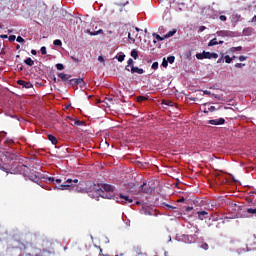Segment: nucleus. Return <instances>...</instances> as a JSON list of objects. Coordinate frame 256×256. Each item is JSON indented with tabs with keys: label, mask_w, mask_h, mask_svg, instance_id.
<instances>
[{
	"label": "nucleus",
	"mask_w": 256,
	"mask_h": 256,
	"mask_svg": "<svg viewBox=\"0 0 256 256\" xmlns=\"http://www.w3.org/2000/svg\"><path fill=\"white\" fill-rule=\"evenodd\" d=\"M88 190L90 193H97V195H100L103 199H111V195H107L106 193H113L115 191V188L111 186L110 184H104L101 187L97 186L95 183H88L87 184Z\"/></svg>",
	"instance_id": "1"
},
{
	"label": "nucleus",
	"mask_w": 256,
	"mask_h": 256,
	"mask_svg": "<svg viewBox=\"0 0 256 256\" xmlns=\"http://www.w3.org/2000/svg\"><path fill=\"white\" fill-rule=\"evenodd\" d=\"M63 245L61 242L49 238H45L42 240V249L43 255H46L48 253L49 255H54V253H57L59 249H61Z\"/></svg>",
	"instance_id": "2"
},
{
	"label": "nucleus",
	"mask_w": 256,
	"mask_h": 256,
	"mask_svg": "<svg viewBox=\"0 0 256 256\" xmlns=\"http://www.w3.org/2000/svg\"><path fill=\"white\" fill-rule=\"evenodd\" d=\"M17 171L24 175L25 177H29L30 181H33L34 183H39V175L36 171L34 170H29V167L27 165L22 164L17 167Z\"/></svg>",
	"instance_id": "3"
},
{
	"label": "nucleus",
	"mask_w": 256,
	"mask_h": 256,
	"mask_svg": "<svg viewBox=\"0 0 256 256\" xmlns=\"http://www.w3.org/2000/svg\"><path fill=\"white\" fill-rule=\"evenodd\" d=\"M73 183H79V179L69 178L66 180V184H61L58 186V189H61L62 191H65V189H73L74 191H78V193L85 191L83 188V183H79L78 185H73Z\"/></svg>",
	"instance_id": "4"
},
{
	"label": "nucleus",
	"mask_w": 256,
	"mask_h": 256,
	"mask_svg": "<svg viewBox=\"0 0 256 256\" xmlns=\"http://www.w3.org/2000/svg\"><path fill=\"white\" fill-rule=\"evenodd\" d=\"M117 203H121L122 205H131V203H133V197L128 194L120 193L119 198H117Z\"/></svg>",
	"instance_id": "5"
},
{
	"label": "nucleus",
	"mask_w": 256,
	"mask_h": 256,
	"mask_svg": "<svg viewBox=\"0 0 256 256\" xmlns=\"http://www.w3.org/2000/svg\"><path fill=\"white\" fill-rule=\"evenodd\" d=\"M140 189H141V192L142 193H153L154 189L153 187H151V185L147 184V183H143L141 186H140Z\"/></svg>",
	"instance_id": "6"
},
{
	"label": "nucleus",
	"mask_w": 256,
	"mask_h": 256,
	"mask_svg": "<svg viewBox=\"0 0 256 256\" xmlns=\"http://www.w3.org/2000/svg\"><path fill=\"white\" fill-rule=\"evenodd\" d=\"M69 85H85L83 78H73L69 80Z\"/></svg>",
	"instance_id": "7"
},
{
	"label": "nucleus",
	"mask_w": 256,
	"mask_h": 256,
	"mask_svg": "<svg viewBox=\"0 0 256 256\" xmlns=\"http://www.w3.org/2000/svg\"><path fill=\"white\" fill-rule=\"evenodd\" d=\"M209 125H225V118H218L208 121Z\"/></svg>",
	"instance_id": "8"
},
{
	"label": "nucleus",
	"mask_w": 256,
	"mask_h": 256,
	"mask_svg": "<svg viewBox=\"0 0 256 256\" xmlns=\"http://www.w3.org/2000/svg\"><path fill=\"white\" fill-rule=\"evenodd\" d=\"M17 84L21 85V87H23L24 89H31L33 87V84H31V82H27L24 80H18Z\"/></svg>",
	"instance_id": "9"
},
{
	"label": "nucleus",
	"mask_w": 256,
	"mask_h": 256,
	"mask_svg": "<svg viewBox=\"0 0 256 256\" xmlns=\"http://www.w3.org/2000/svg\"><path fill=\"white\" fill-rule=\"evenodd\" d=\"M197 215H198V219H200V221H203V220L208 218L209 212H207V211H198Z\"/></svg>",
	"instance_id": "10"
},
{
	"label": "nucleus",
	"mask_w": 256,
	"mask_h": 256,
	"mask_svg": "<svg viewBox=\"0 0 256 256\" xmlns=\"http://www.w3.org/2000/svg\"><path fill=\"white\" fill-rule=\"evenodd\" d=\"M130 71L132 74L137 73L138 75H143V73H145V70H143L142 68H139L137 66H132Z\"/></svg>",
	"instance_id": "11"
},
{
	"label": "nucleus",
	"mask_w": 256,
	"mask_h": 256,
	"mask_svg": "<svg viewBox=\"0 0 256 256\" xmlns=\"http://www.w3.org/2000/svg\"><path fill=\"white\" fill-rule=\"evenodd\" d=\"M58 77L62 79V81H71V75L70 74H65V73H59Z\"/></svg>",
	"instance_id": "12"
},
{
	"label": "nucleus",
	"mask_w": 256,
	"mask_h": 256,
	"mask_svg": "<svg viewBox=\"0 0 256 256\" xmlns=\"http://www.w3.org/2000/svg\"><path fill=\"white\" fill-rule=\"evenodd\" d=\"M129 67L132 69L133 67H135V62L129 58L128 59V65L125 67V70L126 71H131V69H129Z\"/></svg>",
	"instance_id": "13"
},
{
	"label": "nucleus",
	"mask_w": 256,
	"mask_h": 256,
	"mask_svg": "<svg viewBox=\"0 0 256 256\" xmlns=\"http://www.w3.org/2000/svg\"><path fill=\"white\" fill-rule=\"evenodd\" d=\"M24 63L26 65H28L29 67H33L35 65V61H33V59H31V57H28L24 60Z\"/></svg>",
	"instance_id": "14"
},
{
	"label": "nucleus",
	"mask_w": 256,
	"mask_h": 256,
	"mask_svg": "<svg viewBox=\"0 0 256 256\" xmlns=\"http://www.w3.org/2000/svg\"><path fill=\"white\" fill-rule=\"evenodd\" d=\"M48 139H49V141H51V143H52V145H57V143L59 142L58 140H57V137H55V136H53V135H48Z\"/></svg>",
	"instance_id": "15"
},
{
	"label": "nucleus",
	"mask_w": 256,
	"mask_h": 256,
	"mask_svg": "<svg viewBox=\"0 0 256 256\" xmlns=\"http://www.w3.org/2000/svg\"><path fill=\"white\" fill-rule=\"evenodd\" d=\"M177 33V29H173L172 31H169L166 35H164L165 39H169V37H173Z\"/></svg>",
	"instance_id": "16"
},
{
	"label": "nucleus",
	"mask_w": 256,
	"mask_h": 256,
	"mask_svg": "<svg viewBox=\"0 0 256 256\" xmlns=\"http://www.w3.org/2000/svg\"><path fill=\"white\" fill-rule=\"evenodd\" d=\"M215 45H219V42L217 41V38H214V39L210 40L209 43H208V47H213Z\"/></svg>",
	"instance_id": "17"
},
{
	"label": "nucleus",
	"mask_w": 256,
	"mask_h": 256,
	"mask_svg": "<svg viewBox=\"0 0 256 256\" xmlns=\"http://www.w3.org/2000/svg\"><path fill=\"white\" fill-rule=\"evenodd\" d=\"M131 57H133V59H135V60L139 59V52H137L135 49H133L131 51Z\"/></svg>",
	"instance_id": "18"
},
{
	"label": "nucleus",
	"mask_w": 256,
	"mask_h": 256,
	"mask_svg": "<svg viewBox=\"0 0 256 256\" xmlns=\"http://www.w3.org/2000/svg\"><path fill=\"white\" fill-rule=\"evenodd\" d=\"M91 36H95V35H103V29H99L97 31L94 32H90Z\"/></svg>",
	"instance_id": "19"
},
{
	"label": "nucleus",
	"mask_w": 256,
	"mask_h": 256,
	"mask_svg": "<svg viewBox=\"0 0 256 256\" xmlns=\"http://www.w3.org/2000/svg\"><path fill=\"white\" fill-rule=\"evenodd\" d=\"M116 59H118L119 63H123V61H125V54L116 56Z\"/></svg>",
	"instance_id": "20"
},
{
	"label": "nucleus",
	"mask_w": 256,
	"mask_h": 256,
	"mask_svg": "<svg viewBox=\"0 0 256 256\" xmlns=\"http://www.w3.org/2000/svg\"><path fill=\"white\" fill-rule=\"evenodd\" d=\"M136 101H137L138 103H143V101H147V97H145V96H138V97L136 98Z\"/></svg>",
	"instance_id": "21"
},
{
	"label": "nucleus",
	"mask_w": 256,
	"mask_h": 256,
	"mask_svg": "<svg viewBox=\"0 0 256 256\" xmlns=\"http://www.w3.org/2000/svg\"><path fill=\"white\" fill-rule=\"evenodd\" d=\"M166 61H168V63L173 65V63H175V56H169Z\"/></svg>",
	"instance_id": "22"
},
{
	"label": "nucleus",
	"mask_w": 256,
	"mask_h": 256,
	"mask_svg": "<svg viewBox=\"0 0 256 256\" xmlns=\"http://www.w3.org/2000/svg\"><path fill=\"white\" fill-rule=\"evenodd\" d=\"M196 59H199V60L205 59V54H204V52H203V53H197V54H196Z\"/></svg>",
	"instance_id": "23"
},
{
	"label": "nucleus",
	"mask_w": 256,
	"mask_h": 256,
	"mask_svg": "<svg viewBox=\"0 0 256 256\" xmlns=\"http://www.w3.org/2000/svg\"><path fill=\"white\" fill-rule=\"evenodd\" d=\"M54 45H56V47H61L63 45V42H61V40L56 39L54 40Z\"/></svg>",
	"instance_id": "24"
},
{
	"label": "nucleus",
	"mask_w": 256,
	"mask_h": 256,
	"mask_svg": "<svg viewBox=\"0 0 256 256\" xmlns=\"http://www.w3.org/2000/svg\"><path fill=\"white\" fill-rule=\"evenodd\" d=\"M74 125L76 127H81V125H83V121H81V120H74Z\"/></svg>",
	"instance_id": "25"
},
{
	"label": "nucleus",
	"mask_w": 256,
	"mask_h": 256,
	"mask_svg": "<svg viewBox=\"0 0 256 256\" xmlns=\"http://www.w3.org/2000/svg\"><path fill=\"white\" fill-rule=\"evenodd\" d=\"M56 68L58 69V71H63V69H65V66H63V64L58 63L56 64Z\"/></svg>",
	"instance_id": "26"
},
{
	"label": "nucleus",
	"mask_w": 256,
	"mask_h": 256,
	"mask_svg": "<svg viewBox=\"0 0 256 256\" xmlns=\"http://www.w3.org/2000/svg\"><path fill=\"white\" fill-rule=\"evenodd\" d=\"M168 66H169V61H167L165 58H163L162 67L167 68Z\"/></svg>",
	"instance_id": "27"
},
{
	"label": "nucleus",
	"mask_w": 256,
	"mask_h": 256,
	"mask_svg": "<svg viewBox=\"0 0 256 256\" xmlns=\"http://www.w3.org/2000/svg\"><path fill=\"white\" fill-rule=\"evenodd\" d=\"M219 58V54L213 52V53H210V59H218Z\"/></svg>",
	"instance_id": "28"
},
{
	"label": "nucleus",
	"mask_w": 256,
	"mask_h": 256,
	"mask_svg": "<svg viewBox=\"0 0 256 256\" xmlns=\"http://www.w3.org/2000/svg\"><path fill=\"white\" fill-rule=\"evenodd\" d=\"M243 47L238 46V47H232L231 51H233V53H235V51H242Z\"/></svg>",
	"instance_id": "29"
},
{
	"label": "nucleus",
	"mask_w": 256,
	"mask_h": 256,
	"mask_svg": "<svg viewBox=\"0 0 256 256\" xmlns=\"http://www.w3.org/2000/svg\"><path fill=\"white\" fill-rule=\"evenodd\" d=\"M151 68L154 69L155 71L156 69H159V62H153Z\"/></svg>",
	"instance_id": "30"
},
{
	"label": "nucleus",
	"mask_w": 256,
	"mask_h": 256,
	"mask_svg": "<svg viewBox=\"0 0 256 256\" xmlns=\"http://www.w3.org/2000/svg\"><path fill=\"white\" fill-rule=\"evenodd\" d=\"M40 51H41V54H42V55H47V47L42 46L41 49H40Z\"/></svg>",
	"instance_id": "31"
},
{
	"label": "nucleus",
	"mask_w": 256,
	"mask_h": 256,
	"mask_svg": "<svg viewBox=\"0 0 256 256\" xmlns=\"http://www.w3.org/2000/svg\"><path fill=\"white\" fill-rule=\"evenodd\" d=\"M204 59H211V52L204 51Z\"/></svg>",
	"instance_id": "32"
},
{
	"label": "nucleus",
	"mask_w": 256,
	"mask_h": 256,
	"mask_svg": "<svg viewBox=\"0 0 256 256\" xmlns=\"http://www.w3.org/2000/svg\"><path fill=\"white\" fill-rule=\"evenodd\" d=\"M224 59H225V63H231V61H233V58H230L229 55H226Z\"/></svg>",
	"instance_id": "33"
},
{
	"label": "nucleus",
	"mask_w": 256,
	"mask_h": 256,
	"mask_svg": "<svg viewBox=\"0 0 256 256\" xmlns=\"http://www.w3.org/2000/svg\"><path fill=\"white\" fill-rule=\"evenodd\" d=\"M232 19H233V21H239L241 19V15L235 14L232 16Z\"/></svg>",
	"instance_id": "34"
},
{
	"label": "nucleus",
	"mask_w": 256,
	"mask_h": 256,
	"mask_svg": "<svg viewBox=\"0 0 256 256\" xmlns=\"http://www.w3.org/2000/svg\"><path fill=\"white\" fill-rule=\"evenodd\" d=\"M154 36L156 37L157 41H163L165 39V36L161 37L159 34H154Z\"/></svg>",
	"instance_id": "35"
},
{
	"label": "nucleus",
	"mask_w": 256,
	"mask_h": 256,
	"mask_svg": "<svg viewBox=\"0 0 256 256\" xmlns=\"http://www.w3.org/2000/svg\"><path fill=\"white\" fill-rule=\"evenodd\" d=\"M201 249H204V251H207V249H209V244L203 243V244L201 245Z\"/></svg>",
	"instance_id": "36"
},
{
	"label": "nucleus",
	"mask_w": 256,
	"mask_h": 256,
	"mask_svg": "<svg viewBox=\"0 0 256 256\" xmlns=\"http://www.w3.org/2000/svg\"><path fill=\"white\" fill-rule=\"evenodd\" d=\"M16 41H17L18 43H25V39H23V37H21V36H18V37L16 38Z\"/></svg>",
	"instance_id": "37"
},
{
	"label": "nucleus",
	"mask_w": 256,
	"mask_h": 256,
	"mask_svg": "<svg viewBox=\"0 0 256 256\" xmlns=\"http://www.w3.org/2000/svg\"><path fill=\"white\" fill-rule=\"evenodd\" d=\"M70 59H72V61H74V63H80V59L76 58L75 56H71Z\"/></svg>",
	"instance_id": "38"
},
{
	"label": "nucleus",
	"mask_w": 256,
	"mask_h": 256,
	"mask_svg": "<svg viewBox=\"0 0 256 256\" xmlns=\"http://www.w3.org/2000/svg\"><path fill=\"white\" fill-rule=\"evenodd\" d=\"M8 39H9L10 43H13V41H15V39H17V37L15 35H10Z\"/></svg>",
	"instance_id": "39"
},
{
	"label": "nucleus",
	"mask_w": 256,
	"mask_h": 256,
	"mask_svg": "<svg viewBox=\"0 0 256 256\" xmlns=\"http://www.w3.org/2000/svg\"><path fill=\"white\" fill-rule=\"evenodd\" d=\"M235 67H236L237 69H241V67H245V64H243V63H236V64H235Z\"/></svg>",
	"instance_id": "40"
},
{
	"label": "nucleus",
	"mask_w": 256,
	"mask_h": 256,
	"mask_svg": "<svg viewBox=\"0 0 256 256\" xmlns=\"http://www.w3.org/2000/svg\"><path fill=\"white\" fill-rule=\"evenodd\" d=\"M128 39H130V41L135 43V37L131 36V33H128Z\"/></svg>",
	"instance_id": "41"
},
{
	"label": "nucleus",
	"mask_w": 256,
	"mask_h": 256,
	"mask_svg": "<svg viewBox=\"0 0 256 256\" xmlns=\"http://www.w3.org/2000/svg\"><path fill=\"white\" fill-rule=\"evenodd\" d=\"M220 21H227V16L221 15L219 16Z\"/></svg>",
	"instance_id": "42"
},
{
	"label": "nucleus",
	"mask_w": 256,
	"mask_h": 256,
	"mask_svg": "<svg viewBox=\"0 0 256 256\" xmlns=\"http://www.w3.org/2000/svg\"><path fill=\"white\" fill-rule=\"evenodd\" d=\"M208 111H210L211 113H213V111H216L215 106H210V107L208 108Z\"/></svg>",
	"instance_id": "43"
},
{
	"label": "nucleus",
	"mask_w": 256,
	"mask_h": 256,
	"mask_svg": "<svg viewBox=\"0 0 256 256\" xmlns=\"http://www.w3.org/2000/svg\"><path fill=\"white\" fill-rule=\"evenodd\" d=\"M98 61H100V63H105V58H103V56H99Z\"/></svg>",
	"instance_id": "44"
},
{
	"label": "nucleus",
	"mask_w": 256,
	"mask_h": 256,
	"mask_svg": "<svg viewBox=\"0 0 256 256\" xmlns=\"http://www.w3.org/2000/svg\"><path fill=\"white\" fill-rule=\"evenodd\" d=\"M239 61H247V56H240Z\"/></svg>",
	"instance_id": "45"
},
{
	"label": "nucleus",
	"mask_w": 256,
	"mask_h": 256,
	"mask_svg": "<svg viewBox=\"0 0 256 256\" xmlns=\"http://www.w3.org/2000/svg\"><path fill=\"white\" fill-rule=\"evenodd\" d=\"M48 181H50L51 183H55V178L54 177H49Z\"/></svg>",
	"instance_id": "46"
},
{
	"label": "nucleus",
	"mask_w": 256,
	"mask_h": 256,
	"mask_svg": "<svg viewBox=\"0 0 256 256\" xmlns=\"http://www.w3.org/2000/svg\"><path fill=\"white\" fill-rule=\"evenodd\" d=\"M189 211H193V207L188 206V207L186 208V212L189 213Z\"/></svg>",
	"instance_id": "47"
},
{
	"label": "nucleus",
	"mask_w": 256,
	"mask_h": 256,
	"mask_svg": "<svg viewBox=\"0 0 256 256\" xmlns=\"http://www.w3.org/2000/svg\"><path fill=\"white\" fill-rule=\"evenodd\" d=\"M1 39H7V34L0 35Z\"/></svg>",
	"instance_id": "48"
},
{
	"label": "nucleus",
	"mask_w": 256,
	"mask_h": 256,
	"mask_svg": "<svg viewBox=\"0 0 256 256\" xmlns=\"http://www.w3.org/2000/svg\"><path fill=\"white\" fill-rule=\"evenodd\" d=\"M61 182H62L61 179H56V180L54 179V183H58V184H59V183H61Z\"/></svg>",
	"instance_id": "49"
},
{
	"label": "nucleus",
	"mask_w": 256,
	"mask_h": 256,
	"mask_svg": "<svg viewBox=\"0 0 256 256\" xmlns=\"http://www.w3.org/2000/svg\"><path fill=\"white\" fill-rule=\"evenodd\" d=\"M183 202H185V198H181L178 200V203H183Z\"/></svg>",
	"instance_id": "50"
},
{
	"label": "nucleus",
	"mask_w": 256,
	"mask_h": 256,
	"mask_svg": "<svg viewBox=\"0 0 256 256\" xmlns=\"http://www.w3.org/2000/svg\"><path fill=\"white\" fill-rule=\"evenodd\" d=\"M32 55H37V50H31Z\"/></svg>",
	"instance_id": "51"
},
{
	"label": "nucleus",
	"mask_w": 256,
	"mask_h": 256,
	"mask_svg": "<svg viewBox=\"0 0 256 256\" xmlns=\"http://www.w3.org/2000/svg\"><path fill=\"white\" fill-rule=\"evenodd\" d=\"M256 22V16H254L251 20V23H255Z\"/></svg>",
	"instance_id": "52"
},
{
	"label": "nucleus",
	"mask_w": 256,
	"mask_h": 256,
	"mask_svg": "<svg viewBox=\"0 0 256 256\" xmlns=\"http://www.w3.org/2000/svg\"><path fill=\"white\" fill-rule=\"evenodd\" d=\"M167 209H173V206L166 204Z\"/></svg>",
	"instance_id": "53"
},
{
	"label": "nucleus",
	"mask_w": 256,
	"mask_h": 256,
	"mask_svg": "<svg viewBox=\"0 0 256 256\" xmlns=\"http://www.w3.org/2000/svg\"><path fill=\"white\" fill-rule=\"evenodd\" d=\"M85 33H88L89 35H91V30H89V29H87V30H85Z\"/></svg>",
	"instance_id": "54"
},
{
	"label": "nucleus",
	"mask_w": 256,
	"mask_h": 256,
	"mask_svg": "<svg viewBox=\"0 0 256 256\" xmlns=\"http://www.w3.org/2000/svg\"><path fill=\"white\" fill-rule=\"evenodd\" d=\"M112 34H113V31H111V30L107 31V35H112Z\"/></svg>",
	"instance_id": "55"
},
{
	"label": "nucleus",
	"mask_w": 256,
	"mask_h": 256,
	"mask_svg": "<svg viewBox=\"0 0 256 256\" xmlns=\"http://www.w3.org/2000/svg\"><path fill=\"white\" fill-rule=\"evenodd\" d=\"M167 105H169L170 107H173V102L170 101Z\"/></svg>",
	"instance_id": "56"
},
{
	"label": "nucleus",
	"mask_w": 256,
	"mask_h": 256,
	"mask_svg": "<svg viewBox=\"0 0 256 256\" xmlns=\"http://www.w3.org/2000/svg\"><path fill=\"white\" fill-rule=\"evenodd\" d=\"M54 83H57V77L53 76Z\"/></svg>",
	"instance_id": "57"
},
{
	"label": "nucleus",
	"mask_w": 256,
	"mask_h": 256,
	"mask_svg": "<svg viewBox=\"0 0 256 256\" xmlns=\"http://www.w3.org/2000/svg\"><path fill=\"white\" fill-rule=\"evenodd\" d=\"M16 49L17 50L21 49V45L17 44Z\"/></svg>",
	"instance_id": "58"
},
{
	"label": "nucleus",
	"mask_w": 256,
	"mask_h": 256,
	"mask_svg": "<svg viewBox=\"0 0 256 256\" xmlns=\"http://www.w3.org/2000/svg\"><path fill=\"white\" fill-rule=\"evenodd\" d=\"M18 71H23V66H20V67L18 68Z\"/></svg>",
	"instance_id": "59"
},
{
	"label": "nucleus",
	"mask_w": 256,
	"mask_h": 256,
	"mask_svg": "<svg viewBox=\"0 0 256 256\" xmlns=\"http://www.w3.org/2000/svg\"><path fill=\"white\" fill-rule=\"evenodd\" d=\"M130 189H135V184H131Z\"/></svg>",
	"instance_id": "60"
},
{
	"label": "nucleus",
	"mask_w": 256,
	"mask_h": 256,
	"mask_svg": "<svg viewBox=\"0 0 256 256\" xmlns=\"http://www.w3.org/2000/svg\"><path fill=\"white\" fill-rule=\"evenodd\" d=\"M221 61H223V58H220L217 63H221Z\"/></svg>",
	"instance_id": "61"
},
{
	"label": "nucleus",
	"mask_w": 256,
	"mask_h": 256,
	"mask_svg": "<svg viewBox=\"0 0 256 256\" xmlns=\"http://www.w3.org/2000/svg\"><path fill=\"white\" fill-rule=\"evenodd\" d=\"M127 3H129V1H127L126 3H124V4H121L123 7H125V5H127Z\"/></svg>",
	"instance_id": "62"
},
{
	"label": "nucleus",
	"mask_w": 256,
	"mask_h": 256,
	"mask_svg": "<svg viewBox=\"0 0 256 256\" xmlns=\"http://www.w3.org/2000/svg\"><path fill=\"white\" fill-rule=\"evenodd\" d=\"M218 45H223V41L218 42Z\"/></svg>",
	"instance_id": "63"
},
{
	"label": "nucleus",
	"mask_w": 256,
	"mask_h": 256,
	"mask_svg": "<svg viewBox=\"0 0 256 256\" xmlns=\"http://www.w3.org/2000/svg\"><path fill=\"white\" fill-rule=\"evenodd\" d=\"M195 233H199V229L198 228H196Z\"/></svg>",
	"instance_id": "64"
}]
</instances>
